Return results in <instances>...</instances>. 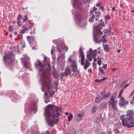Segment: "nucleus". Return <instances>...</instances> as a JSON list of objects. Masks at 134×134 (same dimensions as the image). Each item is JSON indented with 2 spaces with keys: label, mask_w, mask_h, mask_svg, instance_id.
Instances as JSON below:
<instances>
[{
  "label": "nucleus",
  "mask_w": 134,
  "mask_h": 134,
  "mask_svg": "<svg viewBox=\"0 0 134 134\" xmlns=\"http://www.w3.org/2000/svg\"><path fill=\"white\" fill-rule=\"evenodd\" d=\"M118 53H119L120 52V50L119 49H118Z\"/></svg>",
  "instance_id": "774afa93"
},
{
  "label": "nucleus",
  "mask_w": 134,
  "mask_h": 134,
  "mask_svg": "<svg viewBox=\"0 0 134 134\" xmlns=\"http://www.w3.org/2000/svg\"><path fill=\"white\" fill-rule=\"evenodd\" d=\"M100 48V47H99L98 48L97 50V52L98 51V53L99 54H100L101 53V51Z\"/></svg>",
  "instance_id": "e433bc0d"
},
{
  "label": "nucleus",
  "mask_w": 134,
  "mask_h": 134,
  "mask_svg": "<svg viewBox=\"0 0 134 134\" xmlns=\"http://www.w3.org/2000/svg\"><path fill=\"white\" fill-rule=\"evenodd\" d=\"M113 101L109 102V105H111V104H113Z\"/></svg>",
  "instance_id": "bf43d9fd"
},
{
  "label": "nucleus",
  "mask_w": 134,
  "mask_h": 134,
  "mask_svg": "<svg viewBox=\"0 0 134 134\" xmlns=\"http://www.w3.org/2000/svg\"><path fill=\"white\" fill-rule=\"evenodd\" d=\"M41 90L43 91H44V89L43 88H41Z\"/></svg>",
  "instance_id": "338daca9"
},
{
  "label": "nucleus",
  "mask_w": 134,
  "mask_h": 134,
  "mask_svg": "<svg viewBox=\"0 0 134 134\" xmlns=\"http://www.w3.org/2000/svg\"><path fill=\"white\" fill-rule=\"evenodd\" d=\"M77 18L79 21H82L85 20L84 19L82 15L81 14H78L77 15Z\"/></svg>",
  "instance_id": "f3484780"
},
{
  "label": "nucleus",
  "mask_w": 134,
  "mask_h": 134,
  "mask_svg": "<svg viewBox=\"0 0 134 134\" xmlns=\"http://www.w3.org/2000/svg\"><path fill=\"white\" fill-rule=\"evenodd\" d=\"M106 35H103L102 36V37H101V39H100V42H107V40H106L104 38L105 36H106Z\"/></svg>",
  "instance_id": "5701e85b"
},
{
  "label": "nucleus",
  "mask_w": 134,
  "mask_h": 134,
  "mask_svg": "<svg viewBox=\"0 0 134 134\" xmlns=\"http://www.w3.org/2000/svg\"><path fill=\"white\" fill-rule=\"evenodd\" d=\"M87 58L89 60V61L90 62H91L93 58L92 57L91 55L90 54L87 55Z\"/></svg>",
  "instance_id": "bb28decb"
},
{
  "label": "nucleus",
  "mask_w": 134,
  "mask_h": 134,
  "mask_svg": "<svg viewBox=\"0 0 134 134\" xmlns=\"http://www.w3.org/2000/svg\"><path fill=\"white\" fill-rule=\"evenodd\" d=\"M13 26H9L8 27V30L10 31H12L13 30Z\"/></svg>",
  "instance_id": "72a5a7b5"
},
{
  "label": "nucleus",
  "mask_w": 134,
  "mask_h": 134,
  "mask_svg": "<svg viewBox=\"0 0 134 134\" xmlns=\"http://www.w3.org/2000/svg\"><path fill=\"white\" fill-rule=\"evenodd\" d=\"M88 71L89 72H90V73H91L92 72V69H90L89 70H88Z\"/></svg>",
  "instance_id": "e2e57ef3"
},
{
  "label": "nucleus",
  "mask_w": 134,
  "mask_h": 134,
  "mask_svg": "<svg viewBox=\"0 0 134 134\" xmlns=\"http://www.w3.org/2000/svg\"><path fill=\"white\" fill-rule=\"evenodd\" d=\"M103 98H102L99 96H98L96 98L95 101L96 103L99 102L102 100Z\"/></svg>",
  "instance_id": "aec40b11"
},
{
  "label": "nucleus",
  "mask_w": 134,
  "mask_h": 134,
  "mask_svg": "<svg viewBox=\"0 0 134 134\" xmlns=\"http://www.w3.org/2000/svg\"><path fill=\"white\" fill-rule=\"evenodd\" d=\"M95 18L93 16L92 17V15L89 19L88 21L90 23H93L94 22Z\"/></svg>",
  "instance_id": "a878e982"
},
{
  "label": "nucleus",
  "mask_w": 134,
  "mask_h": 134,
  "mask_svg": "<svg viewBox=\"0 0 134 134\" xmlns=\"http://www.w3.org/2000/svg\"><path fill=\"white\" fill-rule=\"evenodd\" d=\"M99 70L101 72V73H102L103 74H104L105 73L104 72V71L103 69L101 67H99Z\"/></svg>",
  "instance_id": "f704fd0d"
},
{
  "label": "nucleus",
  "mask_w": 134,
  "mask_h": 134,
  "mask_svg": "<svg viewBox=\"0 0 134 134\" xmlns=\"http://www.w3.org/2000/svg\"><path fill=\"white\" fill-rule=\"evenodd\" d=\"M62 110L61 108L57 106L48 105L46 107L44 115L48 125L53 127L54 124H57L59 118H58Z\"/></svg>",
  "instance_id": "f03ea898"
},
{
  "label": "nucleus",
  "mask_w": 134,
  "mask_h": 134,
  "mask_svg": "<svg viewBox=\"0 0 134 134\" xmlns=\"http://www.w3.org/2000/svg\"><path fill=\"white\" fill-rule=\"evenodd\" d=\"M111 133L112 132L110 130H108L107 133V134H111Z\"/></svg>",
  "instance_id": "49530a36"
},
{
  "label": "nucleus",
  "mask_w": 134,
  "mask_h": 134,
  "mask_svg": "<svg viewBox=\"0 0 134 134\" xmlns=\"http://www.w3.org/2000/svg\"><path fill=\"white\" fill-rule=\"evenodd\" d=\"M26 37L29 42H31V41H33L35 40V39L33 37H32L30 36H27Z\"/></svg>",
  "instance_id": "4be33fe9"
},
{
  "label": "nucleus",
  "mask_w": 134,
  "mask_h": 134,
  "mask_svg": "<svg viewBox=\"0 0 134 134\" xmlns=\"http://www.w3.org/2000/svg\"><path fill=\"white\" fill-rule=\"evenodd\" d=\"M126 82H127V81H124V82H123L122 83V84L121 85H124L125 84V83H126Z\"/></svg>",
  "instance_id": "0e129e2a"
},
{
  "label": "nucleus",
  "mask_w": 134,
  "mask_h": 134,
  "mask_svg": "<svg viewBox=\"0 0 134 134\" xmlns=\"http://www.w3.org/2000/svg\"><path fill=\"white\" fill-rule=\"evenodd\" d=\"M102 5V3H99L96 4V6L97 7H100Z\"/></svg>",
  "instance_id": "58836bf2"
},
{
  "label": "nucleus",
  "mask_w": 134,
  "mask_h": 134,
  "mask_svg": "<svg viewBox=\"0 0 134 134\" xmlns=\"http://www.w3.org/2000/svg\"><path fill=\"white\" fill-rule=\"evenodd\" d=\"M57 50L59 52V53H62V52L61 51L62 50L61 49L59 48L58 47L57 48Z\"/></svg>",
  "instance_id": "a18cd8bd"
},
{
  "label": "nucleus",
  "mask_w": 134,
  "mask_h": 134,
  "mask_svg": "<svg viewBox=\"0 0 134 134\" xmlns=\"http://www.w3.org/2000/svg\"><path fill=\"white\" fill-rule=\"evenodd\" d=\"M122 94V93H121V92H120L119 93V97H121V96Z\"/></svg>",
  "instance_id": "680f3d73"
},
{
  "label": "nucleus",
  "mask_w": 134,
  "mask_h": 134,
  "mask_svg": "<svg viewBox=\"0 0 134 134\" xmlns=\"http://www.w3.org/2000/svg\"><path fill=\"white\" fill-rule=\"evenodd\" d=\"M104 47V50H106L107 51H109L110 49V48L109 47L108 45V44L105 45Z\"/></svg>",
  "instance_id": "b1692460"
},
{
  "label": "nucleus",
  "mask_w": 134,
  "mask_h": 134,
  "mask_svg": "<svg viewBox=\"0 0 134 134\" xmlns=\"http://www.w3.org/2000/svg\"><path fill=\"white\" fill-rule=\"evenodd\" d=\"M102 28L101 26L100 25V24L99 23L95 27V29L97 30V33L98 36H99V35H102L103 34V32L100 31Z\"/></svg>",
  "instance_id": "f8f14e48"
},
{
  "label": "nucleus",
  "mask_w": 134,
  "mask_h": 134,
  "mask_svg": "<svg viewBox=\"0 0 134 134\" xmlns=\"http://www.w3.org/2000/svg\"><path fill=\"white\" fill-rule=\"evenodd\" d=\"M112 10L113 11H114L115 10L116 11H117V9L115 10V7H113V8H112Z\"/></svg>",
  "instance_id": "052dcab7"
},
{
  "label": "nucleus",
  "mask_w": 134,
  "mask_h": 134,
  "mask_svg": "<svg viewBox=\"0 0 134 134\" xmlns=\"http://www.w3.org/2000/svg\"><path fill=\"white\" fill-rule=\"evenodd\" d=\"M115 98L114 96H112L110 98L111 101L112 102L113 101V102H115L114 101V100L115 99Z\"/></svg>",
  "instance_id": "a19ab883"
},
{
  "label": "nucleus",
  "mask_w": 134,
  "mask_h": 134,
  "mask_svg": "<svg viewBox=\"0 0 134 134\" xmlns=\"http://www.w3.org/2000/svg\"><path fill=\"white\" fill-rule=\"evenodd\" d=\"M105 19L106 20H110L111 19V16L109 15H106L105 16Z\"/></svg>",
  "instance_id": "7c9ffc66"
},
{
  "label": "nucleus",
  "mask_w": 134,
  "mask_h": 134,
  "mask_svg": "<svg viewBox=\"0 0 134 134\" xmlns=\"http://www.w3.org/2000/svg\"><path fill=\"white\" fill-rule=\"evenodd\" d=\"M28 63L26 62H23L24 66L27 68H28Z\"/></svg>",
  "instance_id": "473e14b6"
},
{
  "label": "nucleus",
  "mask_w": 134,
  "mask_h": 134,
  "mask_svg": "<svg viewBox=\"0 0 134 134\" xmlns=\"http://www.w3.org/2000/svg\"><path fill=\"white\" fill-rule=\"evenodd\" d=\"M73 115L72 114H70L68 116V121H70L72 118Z\"/></svg>",
  "instance_id": "2f4dec72"
},
{
  "label": "nucleus",
  "mask_w": 134,
  "mask_h": 134,
  "mask_svg": "<svg viewBox=\"0 0 134 134\" xmlns=\"http://www.w3.org/2000/svg\"><path fill=\"white\" fill-rule=\"evenodd\" d=\"M37 108L36 106V105H34L33 107V109L36 110V109H37Z\"/></svg>",
  "instance_id": "3c124183"
},
{
  "label": "nucleus",
  "mask_w": 134,
  "mask_h": 134,
  "mask_svg": "<svg viewBox=\"0 0 134 134\" xmlns=\"http://www.w3.org/2000/svg\"><path fill=\"white\" fill-rule=\"evenodd\" d=\"M125 90V89L124 88L121 90L120 92H121V93H122Z\"/></svg>",
  "instance_id": "4d7b16f0"
},
{
  "label": "nucleus",
  "mask_w": 134,
  "mask_h": 134,
  "mask_svg": "<svg viewBox=\"0 0 134 134\" xmlns=\"http://www.w3.org/2000/svg\"><path fill=\"white\" fill-rule=\"evenodd\" d=\"M100 25L101 26V27L102 28V27H104L105 26V25L104 24V22H102L100 24Z\"/></svg>",
  "instance_id": "79ce46f5"
},
{
  "label": "nucleus",
  "mask_w": 134,
  "mask_h": 134,
  "mask_svg": "<svg viewBox=\"0 0 134 134\" xmlns=\"http://www.w3.org/2000/svg\"><path fill=\"white\" fill-rule=\"evenodd\" d=\"M69 62L71 63V69L70 70L69 68H67L65 69V72H64L62 76H68V74L71 73V71L74 72H76V69L77 68V64L76 62V61L73 59L72 56H71L69 58Z\"/></svg>",
  "instance_id": "20e7f679"
},
{
  "label": "nucleus",
  "mask_w": 134,
  "mask_h": 134,
  "mask_svg": "<svg viewBox=\"0 0 134 134\" xmlns=\"http://www.w3.org/2000/svg\"><path fill=\"white\" fill-rule=\"evenodd\" d=\"M90 53L92 57L94 58L97 54V50H92V49L90 48Z\"/></svg>",
  "instance_id": "4468645a"
},
{
  "label": "nucleus",
  "mask_w": 134,
  "mask_h": 134,
  "mask_svg": "<svg viewBox=\"0 0 134 134\" xmlns=\"http://www.w3.org/2000/svg\"><path fill=\"white\" fill-rule=\"evenodd\" d=\"M54 83L56 86H57L58 85V82L56 81H54Z\"/></svg>",
  "instance_id": "8fccbe9b"
},
{
  "label": "nucleus",
  "mask_w": 134,
  "mask_h": 134,
  "mask_svg": "<svg viewBox=\"0 0 134 134\" xmlns=\"http://www.w3.org/2000/svg\"><path fill=\"white\" fill-rule=\"evenodd\" d=\"M98 107L96 106H94L92 108V112L93 113L95 112L98 108Z\"/></svg>",
  "instance_id": "393cba45"
},
{
  "label": "nucleus",
  "mask_w": 134,
  "mask_h": 134,
  "mask_svg": "<svg viewBox=\"0 0 134 134\" xmlns=\"http://www.w3.org/2000/svg\"><path fill=\"white\" fill-rule=\"evenodd\" d=\"M84 114L83 113H78L76 115L75 118V120L76 121H78L81 120Z\"/></svg>",
  "instance_id": "9d476101"
},
{
  "label": "nucleus",
  "mask_w": 134,
  "mask_h": 134,
  "mask_svg": "<svg viewBox=\"0 0 134 134\" xmlns=\"http://www.w3.org/2000/svg\"><path fill=\"white\" fill-rule=\"evenodd\" d=\"M128 102L125 100L124 98L122 97H121L119 100V104L120 106L122 107L128 104Z\"/></svg>",
  "instance_id": "1a4fd4ad"
},
{
  "label": "nucleus",
  "mask_w": 134,
  "mask_h": 134,
  "mask_svg": "<svg viewBox=\"0 0 134 134\" xmlns=\"http://www.w3.org/2000/svg\"><path fill=\"white\" fill-rule=\"evenodd\" d=\"M101 35H99V36H98L97 35V37H95L94 38V40L95 41L96 43H98L99 42H100V39H99L98 38V37H100Z\"/></svg>",
  "instance_id": "412c9836"
},
{
  "label": "nucleus",
  "mask_w": 134,
  "mask_h": 134,
  "mask_svg": "<svg viewBox=\"0 0 134 134\" xmlns=\"http://www.w3.org/2000/svg\"><path fill=\"white\" fill-rule=\"evenodd\" d=\"M26 22L27 24L28 27L27 33L31 34H34L36 31L35 27H34L32 24H30L28 22Z\"/></svg>",
  "instance_id": "6e6552de"
},
{
  "label": "nucleus",
  "mask_w": 134,
  "mask_h": 134,
  "mask_svg": "<svg viewBox=\"0 0 134 134\" xmlns=\"http://www.w3.org/2000/svg\"><path fill=\"white\" fill-rule=\"evenodd\" d=\"M14 58L15 55L11 51L6 53L3 56L4 63L8 66H11L13 64Z\"/></svg>",
  "instance_id": "7ed1b4c3"
},
{
  "label": "nucleus",
  "mask_w": 134,
  "mask_h": 134,
  "mask_svg": "<svg viewBox=\"0 0 134 134\" xmlns=\"http://www.w3.org/2000/svg\"><path fill=\"white\" fill-rule=\"evenodd\" d=\"M28 17L26 15H24L22 18V19L23 20V21H27L28 20Z\"/></svg>",
  "instance_id": "cd10ccee"
},
{
  "label": "nucleus",
  "mask_w": 134,
  "mask_h": 134,
  "mask_svg": "<svg viewBox=\"0 0 134 134\" xmlns=\"http://www.w3.org/2000/svg\"><path fill=\"white\" fill-rule=\"evenodd\" d=\"M54 52V51L53 49H52L51 50V54L52 55H53Z\"/></svg>",
  "instance_id": "13d9d810"
},
{
  "label": "nucleus",
  "mask_w": 134,
  "mask_h": 134,
  "mask_svg": "<svg viewBox=\"0 0 134 134\" xmlns=\"http://www.w3.org/2000/svg\"><path fill=\"white\" fill-rule=\"evenodd\" d=\"M44 59L45 63H44V65H42L40 61L38 60L35 64V66L38 70L39 74L41 75V79L43 84L45 86L48 92L49 93V95L51 96L52 94L50 93L52 85L51 81V76L49 74L50 72L49 71L51 68L49 62V59L47 57H44Z\"/></svg>",
  "instance_id": "f257e3e1"
},
{
  "label": "nucleus",
  "mask_w": 134,
  "mask_h": 134,
  "mask_svg": "<svg viewBox=\"0 0 134 134\" xmlns=\"http://www.w3.org/2000/svg\"><path fill=\"white\" fill-rule=\"evenodd\" d=\"M95 81L96 82H98L99 83H100V80H99V79H97Z\"/></svg>",
  "instance_id": "864d4df0"
},
{
  "label": "nucleus",
  "mask_w": 134,
  "mask_h": 134,
  "mask_svg": "<svg viewBox=\"0 0 134 134\" xmlns=\"http://www.w3.org/2000/svg\"><path fill=\"white\" fill-rule=\"evenodd\" d=\"M107 77H104L103 79H100V83L104 81L107 79Z\"/></svg>",
  "instance_id": "4c0bfd02"
},
{
  "label": "nucleus",
  "mask_w": 134,
  "mask_h": 134,
  "mask_svg": "<svg viewBox=\"0 0 134 134\" xmlns=\"http://www.w3.org/2000/svg\"><path fill=\"white\" fill-rule=\"evenodd\" d=\"M125 115H122L121 116V120H122V122L123 125L124 124V122L123 121H124V120H125Z\"/></svg>",
  "instance_id": "c756f323"
},
{
  "label": "nucleus",
  "mask_w": 134,
  "mask_h": 134,
  "mask_svg": "<svg viewBox=\"0 0 134 134\" xmlns=\"http://www.w3.org/2000/svg\"><path fill=\"white\" fill-rule=\"evenodd\" d=\"M107 68V64H105L104 65H103V68L104 69V70L106 69Z\"/></svg>",
  "instance_id": "ea45409f"
},
{
  "label": "nucleus",
  "mask_w": 134,
  "mask_h": 134,
  "mask_svg": "<svg viewBox=\"0 0 134 134\" xmlns=\"http://www.w3.org/2000/svg\"><path fill=\"white\" fill-rule=\"evenodd\" d=\"M93 10L90 11V13L92 14V17L95 18V20L97 21L98 20V18L100 16V12L98 9L94 7L93 8Z\"/></svg>",
  "instance_id": "0eeeda50"
},
{
  "label": "nucleus",
  "mask_w": 134,
  "mask_h": 134,
  "mask_svg": "<svg viewBox=\"0 0 134 134\" xmlns=\"http://www.w3.org/2000/svg\"><path fill=\"white\" fill-rule=\"evenodd\" d=\"M25 23L26 24L25 25H23L22 28L23 29H24L21 30L20 32V33L21 34H24L25 32L27 31V28L28 27H27V24L26 22Z\"/></svg>",
  "instance_id": "ddd939ff"
},
{
  "label": "nucleus",
  "mask_w": 134,
  "mask_h": 134,
  "mask_svg": "<svg viewBox=\"0 0 134 134\" xmlns=\"http://www.w3.org/2000/svg\"><path fill=\"white\" fill-rule=\"evenodd\" d=\"M104 94H105V92L104 91H103L101 93V95L102 97H103V98L105 97Z\"/></svg>",
  "instance_id": "c03bdc74"
},
{
  "label": "nucleus",
  "mask_w": 134,
  "mask_h": 134,
  "mask_svg": "<svg viewBox=\"0 0 134 134\" xmlns=\"http://www.w3.org/2000/svg\"><path fill=\"white\" fill-rule=\"evenodd\" d=\"M110 93L109 92H108L107 94H106L105 95V97H109V96L110 95Z\"/></svg>",
  "instance_id": "37998d69"
},
{
  "label": "nucleus",
  "mask_w": 134,
  "mask_h": 134,
  "mask_svg": "<svg viewBox=\"0 0 134 134\" xmlns=\"http://www.w3.org/2000/svg\"><path fill=\"white\" fill-rule=\"evenodd\" d=\"M17 23L19 27L21 26V23L20 21L18 20L17 21Z\"/></svg>",
  "instance_id": "c9c22d12"
},
{
  "label": "nucleus",
  "mask_w": 134,
  "mask_h": 134,
  "mask_svg": "<svg viewBox=\"0 0 134 134\" xmlns=\"http://www.w3.org/2000/svg\"><path fill=\"white\" fill-rule=\"evenodd\" d=\"M79 52L80 53L79 57L81 58V65L84 66V69L85 70H86L87 68L90 65V64L88 60H86L85 62V55H84L82 48L81 47L80 48Z\"/></svg>",
  "instance_id": "39448f33"
},
{
  "label": "nucleus",
  "mask_w": 134,
  "mask_h": 134,
  "mask_svg": "<svg viewBox=\"0 0 134 134\" xmlns=\"http://www.w3.org/2000/svg\"><path fill=\"white\" fill-rule=\"evenodd\" d=\"M117 105V102H114L113 104L112 105V108L114 110H117L118 108L117 107L116 105Z\"/></svg>",
  "instance_id": "6ab92c4d"
},
{
  "label": "nucleus",
  "mask_w": 134,
  "mask_h": 134,
  "mask_svg": "<svg viewBox=\"0 0 134 134\" xmlns=\"http://www.w3.org/2000/svg\"><path fill=\"white\" fill-rule=\"evenodd\" d=\"M63 49V48H62V49ZM63 49H65L66 50H68V48L66 46H65Z\"/></svg>",
  "instance_id": "de8ad7c7"
},
{
  "label": "nucleus",
  "mask_w": 134,
  "mask_h": 134,
  "mask_svg": "<svg viewBox=\"0 0 134 134\" xmlns=\"http://www.w3.org/2000/svg\"><path fill=\"white\" fill-rule=\"evenodd\" d=\"M100 7V9H104V7L103 5H102Z\"/></svg>",
  "instance_id": "5fc2aeb1"
},
{
  "label": "nucleus",
  "mask_w": 134,
  "mask_h": 134,
  "mask_svg": "<svg viewBox=\"0 0 134 134\" xmlns=\"http://www.w3.org/2000/svg\"><path fill=\"white\" fill-rule=\"evenodd\" d=\"M129 84H126L125 86L124 87V88H125V89H126V87H127L129 85Z\"/></svg>",
  "instance_id": "603ef678"
},
{
  "label": "nucleus",
  "mask_w": 134,
  "mask_h": 134,
  "mask_svg": "<svg viewBox=\"0 0 134 134\" xmlns=\"http://www.w3.org/2000/svg\"><path fill=\"white\" fill-rule=\"evenodd\" d=\"M134 111L133 110H130L127 111L126 117L134 119Z\"/></svg>",
  "instance_id": "9b49d317"
},
{
  "label": "nucleus",
  "mask_w": 134,
  "mask_h": 134,
  "mask_svg": "<svg viewBox=\"0 0 134 134\" xmlns=\"http://www.w3.org/2000/svg\"><path fill=\"white\" fill-rule=\"evenodd\" d=\"M116 95H117V93H116L115 92L113 96H114L115 98Z\"/></svg>",
  "instance_id": "6e6d98bb"
},
{
  "label": "nucleus",
  "mask_w": 134,
  "mask_h": 134,
  "mask_svg": "<svg viewBox=\"0 0 134 134\" xmlns=\"http://www.w3.org/2000/svg\"><path fill=\"white\" fill-rule=\"evenodd\" d=\"M101 59L102 58H99L98 57L97 58V59L98 60L97 61V63L99 65H100L101 64L102 60Z\"/></svg>",
  "instance_id": "c85d7f7f"
},
{
  "label": "nucleus",
  "mask_w": 134,
  "mask_h": 134,
  "mask_svg": "<svg viewBox=\"0 0 134 134\" xmlns=\"http://www.w3.org/2000/svg\"><path fill=\"white\" fill-rule=\"evenodd\" d=\"M124 122L123 126L126 125L128 128H131L134 127V119L126 117Z\"/></svg>",
  "instance_id": "423d86ee"
},
{
  "label": "nucleus",
  "mask_w": 134,
  "mask_h": 134,
  "mask_svg": "<svg viewBox=\"0 0 134 134\" xmlns=\"http://www.w3.org/2000/svg\"><path fill=\"white\" fill-rule=\"evenodd\" d=\"M21 16L20 15H18V18H17V19L18 20H19L20 19H22V18H21Z\"/></svg>",
  "instance_id": "09e8293b"
},
{
  "label": "nucleus",
  "mask_w": 134,
  "mask_h": 134,
  "mask_svg": "<svg viewBox=\"0 0 134 134\" xmlns=\"http://www.w3.org/2000/svg\"><path fill=\"white\" fill-rule=\"evenodd\" d=\"M107 103L105 102H104L101 103V106L100 108V110H104L107 107Z\"/></svg>",
  "instance_id": "2eb2a0df"
},
{
  "label": "nucleus",
  "mask_w": 134,
  "mask_h": 134,
  "mask_svg": "<svg viewBox=\"0 0 134 134\" xmlns=\"http://www.w3.org/2000/svg\"><path fill=\"white\" fill-rule=\"evenodd\" d=\"M87 25V23L86 21V20H84V21L82 22L80 26L82 28H85Z\"/></svg>",
  "instance_id": "a211bd4d"
},
{
  "label": "nucleus",
  "mask_w": 134,
  "mask_h": 134,
  "mask_svg": "<svg viewBox=\"0 0 134 134\" xmlns=\"http://www.w3.org/2000/svg\"><path fill=\"white\" fill-rule=\"evenodd\" d=\"M75 134V131L73 128L72 127H70L69 128L67 131V134Z\"/></svg>",
  "instance_id": "dca6fc26"
},
{
  "label": "nucleus",
  "mask_w": 134,
  "mask_h": 134,
  "mask_svg": "<svg viewBox=\"0 0 134 134\" xmlns=\"http://www.w3.org/2000/svg\"><path fill=\"white\" fill-rule=\"evenodd\" d=\"M46 133L47 134H49V132L48 131H46Z\"/></svg>",
  "instance_id": "69168bd1"
}]
</instances>
